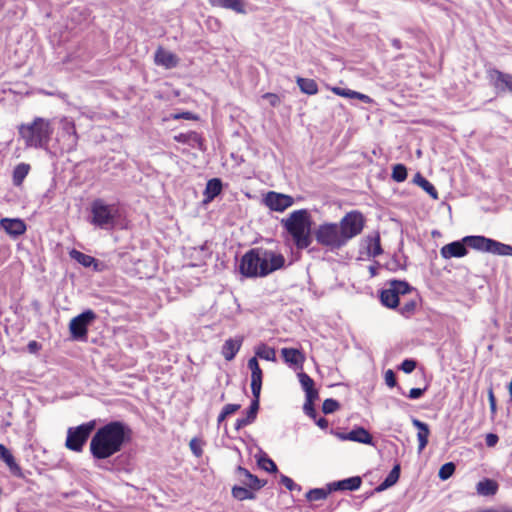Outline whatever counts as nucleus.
Here are the masks:
<instances>
[{"instance_id":"7","label":"nucleus","mask_w":512,"mask_h":512,"mask_svg":"<svg viewBox=\"0 0 512 512\" xmlns=\"http://www.w3.org/2000/svg\"><path fill=\"white\" fill-rule=\"evenodd\" d=\"M364 221L363 215L357 211L349 212L341 219L338 225L346 242L361 233Z\"/></svg>"},{"instance_id":"25","label":"nucleus","mask_w":512,"mask_h":512,"mask_svg":"<svg viewBox=\"0 0 512 512\" xmlns=\"http://www.w3.org/2000/svg\"><path fill=\"white\" fill-rule=\"evenodd\" d=\"M237 472L240 481L250 488L260 489L264 485L256 476L242 467H239Z\"/></svg>"},{"instance_id":"47","label":"nucleus","mask_w":512,"mask_h":512,"mask_svg":"<svg viewBox=\"0 0 512 512\" xmlns=\"http://www.w3.org/2000/svg\"><path fill=\"white\" fill-rule=\"evenodd\" d=\"M339 403L334 399H326L323 402L322 410L325 414H330L339 409Z\"/></svg>"},{"instance_id":"1","label":"nucleus","mask_w":512,"mask_h":512,"mask_svg":"<svg viewBox=\"0 0 512 512\" xmlns=\"http://www.w3.org/2000/svg\"><path fill=\"white\" fill-rule=\"evenodd\" d=\"M131 428L121 421H112L99 428L90 441V452L96 459H106L120 452L131 440Z\"/></svg>"},{"instance_id":"28","label":"nucleus","mask_w":512,"mask_h":512,"mask_svg":"<svg viewBox=\"0 0 512 512\" xmlns=\"http://www.w3.org/2000/svg\"><path fill=\"white\" fill-rule=\"evenodd\" d=\"M221 190H222V183H221L220 179H217V178L210 179L207 182L206 188L204 191L205 202L212 201L217 195L220 194Z\"/></svg>"},{"instance_id":"36","label":"nucleus","mask_w":512,"mask_h":512,"mask_svg":"<svg viewBox=\"0 0 512 512\" xmlns=\"http://www.w3.org/2000/svg\"><path fill=\"white\" fill-rule=\"evenodd\" d=\"M489 253L503 256H512V246L497 242L492 239Z\"/></svg>"},{"instance_id":"5","label":"nucleus","mask_w":512,"mask_h":512,"mask_svg":"<svg viewBox=\"0 0 512 512\" xmlns=\"http://www.w3.org/2000/svg\"><path fill=\"white\" fill-rule=\"evenodd\" d=\"M263 268L261 248L249 250L240 260L239 271L247 278L265 277Z\"/></svg>"},{"instance_id":"42","label":"nucleus","mask_w":512,"mask_h":512,"mask_svg":"<svg viewBox=\"0 0 512 512\" xmlns=\"http://www.w3.org/2000/svg\"><path fill=\"white\" fill-rule=\"evenodd\" d=\"M16 128H49V121L41 117H36L32 122L21 123L17 125Z\"/></svg>"},{"instance_id":"13","label":"nucleus","mask_w":512,"mask_h":512,"mask_svg":"<svg viewBox=\"0 0 512 512\" xmlns=\"http://www.w3.org/2000/svg\"><path fill=\"white\" fill-rule=\"evenodd\" d=\"M27 146L42 147L48 139V130H20Z\"/></svg>"},{"instance_id":"29","label":"nucleus","mask_w":512,"mask_h":512,"mask_svg":"<svg viewBox=\"0 0 512 512\" xmlns=\"http://www.w3.org/2000/svg\"><path fill=\"white\" fill-rule=\"evenodd\" d=\"M69 255L72 259H74L75 261H77L78 263H80L81 265H83L84 267H90V266H94V269L95 270H98V263H97V260L90 256V255H87V254H84L78 250H71L69 252Z\"/></svg>"},{"instance_id":"32","label":"nucleus","mask_w":512,"mask_h":512,"mask_svg":"<svg viewBox=\"0 0 512 512\" xmlns=\"http://www.w3.org/2000/svg\"><path fill=\"white\" fill-rule=\"evenodd\" d=\"M380 299L382 304L388 308H395L399 303V298L390 286L381 292Z\"/></svg>"},{"instance_id":"21","label":"nucleus","mask_w":512,"mask_h":512,"mask_svg":"<svg viewBox=\"0 0 512 512\" xmlns=\"http://www.w3.org/2000/svg\"><path fill=\"white\" fill-rule=\"evenodd\" d=\"M295 82L301 93L312 96L318 93V84L314 79L296 76Z\"/></svg>"},{"instance_id":"53","label":"nucleus","mask_w":512,"mask_h":512,"mask_svg":"<svg viewBox=\"0 0 512 512\" xmlns=\"http://www.w3.org/2000/svg\"><path fill=\"white\" fill-rule=\"evenodd\" d=\"M416 367V362L414 360L406 359L401 364V369L405 373H411Z\"/></svg>"},{"instance_id":"11","label":"nucleus","mask_w":512,"mask_h":512,"mask_svg":"<svg viewBox=\"0 0 512 512\" xmlns=\"http://www.w3.org/2000/svg\"><path fill=\"white\" fill-rule=\"evenodd\" d=\"M263 201L269 209L276 212H283L294 204V199L290 195L274 191L268 192Z\"/></svg>"},{"instance_id":"34","label":"nucleus","mask_w":512,"mask_h":512,"mask_svg":"<svg viewBox=\"0 0 512 512\" xmlns=\"http://www.w3.org/2000/svg\"><path fill=\"white\" fill-rule=\"evenodd\" d=\"M256 357L267 361H276V351L265 344H260L255 349Z\"/></svg>"},{"instance_id":"46","label":"nucleus","mask_w":512,"mask_h":512,"mask_svg":"<svg viewBox=\"0 0 512 512\" xmlns=\"http://www.w3.org/2000/svg\"><path fill=\"white\" fill-rule=\"evenodd\" d=\"M328 495V492L324 489H312L307 493V498L310 501H318L325 499Z\"/></svg>"},{"instance_id":"24","label":"nucleus","mask_w":512,"mask_h":512,"mask_svg":"<svg viewBox=\"0 0 512 512\" xmlns=\"http://www.w3.org/2000/svg\"><path fill=\"white\" fill-rule=\"evenodd\" d=\"M200 116L192 111L174 109L169 112L164 118V121L170 120H188V121H198Z\"/></svg>"},{"instance_id":"27","label":"nucleus","mask_w":512,"mask_h":512,"mask_svg":"<svg viewBox=\"0 0 512 512\" xmlns=\"http://www.w3.org/2000/svg\"><path fill=\"white\" fill-rule=\"evenodd\" d=\"M350 441L373 445L371 434L363 427H356L350 431Z\"/></svg>"},{"instance_id":"58","label":"nucleus","mask_w":512,"mask_h":512,"mask_svg":"<svg viewBox=\"0 0 512 512\" xmlns=\"http://www.w3.org/2000/svg\"><path fill=\"white\" fill-rule=\"evenodd\" d=\"M313 401L314 400H307L306 399V403L304 404V410H305L306 414L311 416V417H315V410L313 408Z\"/></svg>"},{"instance_id":"16","label":"nucleus","mask_w":512,"mask_h":512,"mask_svg":"<svg viewBox=\"0 0 512 512\" xmlns=\"http://www.w3.org/2000/svg\"><path fill=\"white\" fill-rule=\"evenodd\" d=\"M467 253L468 251L463 241L451 242L449 244L444 245L440 250V254L444 259H450L453 257L461 258L466 256Z\"/></svg>"},{"instance_id":"59","label":"nucleus","mask_w":512,"mask_h":512,"mask_svg":"<svg viewBox=\"0 0 512 512\" xmlns=\"http://www.w3.org/2000/svg\"><path fill=\"white\" fill-rule=\"evenodd\" d=\"M486 445L488 447H493L497 444L498 442V436L496 434H493V433H489L486 435Z\"/></svg>"},{"instance_id":"38","label":"nucleus","mask_w":512,"mask_h":512,"mask_svg":"<svg viewBox=\"0 0 512 512\" xmlns=\"http://www.w3.org/2000/svg\"><path fill=\"white\" fill-rule=\"evenodd\" d=\"M415 182L421 186L433 199L438 198V193L435 189V187L424 177H422L420 174H417L415 176Z\"/></svg>"},{"instance_id":"37","label":"nucleus","mask_w":512,"mask_h":512,"mask_svg":"<svg viewBox=\"0 0 512 512\" xmlns=\"http://www.w3.org/2000/svg\"><path fill=\"white\" fill-rule=\"evenodd\" d=\"M29 169L28 164L21 163L17 165L13 172V183L17 186L20 185L27 176Z\"/></svg>"},{"instance_id":"63","label":"nucleus","mask_w":512,"mask_h":512,"mask_svg":"<svg viewBox=\"0 0 512 512\" xmlns=\"http://www.w3.org/2000/svg\"><path fill=\"white\" fill-rule=\"evenodd\" d=\"M29 352L36 353L40 348V344L37 341H30L27 345Z\"/></svg>"},{"instance_id":"6","label":"nucleus","mask_w":512,"mask_h":512,"mask_svg":"<svg viewBox=\"0 0 512 512\" xmlns=\"http://www.w3.org/2000/svg\"><path fill=\"white\" fill-rule=\"evenodd\" d=\"M95 428V421H89L67 431L65 446L72 451L81 452L84 444Z\"/></svg>"},{"instance_id":"2","label":"nucleus","mask_w":512,"mask_h":512,"mask_svg":"<svg viewBox=\"0 0 512 512\" xmlns=\"http://www.w3.org/2000/svg\"><path fill=\"white\" fill-rule=\"evenodd\" d=\"M281 224L291 235L298 249H305L311 244L312 219L308 210L293 211L287 218L282 219Z\"/></svg>"},{"instance_id":"64","label":"nucleus","mask_w":512,"mask_h":512,"mask_svg":"<svg viewBox=\"0 0 512 512\" xmlns=\"http://www.w3.org/2000/svg\"><path fill=\"white\" fill-rule=\"evenodd\" d=\"M488 397L491 411L494 413L496 411V400L492 389L489 390Z\"/></svg>"},{"instance_id":"60","label":"nucleus","mask_w":512,"mask_h":512,"mask_svg":"<svg viewBox=\"0 0 512 512\" xmlns=\"http://www.w3.org/2000/svg\"><path fill=\"white\" fill-rule=\"evenodd\" d=\"M331 434L336 436L339 440L350 441V437H351L350 432L344 433V432H338V431L331 430Z\"/></svg>"},{"instance_id":"54","label":"nucleus","mask_w":512,"mask_h":512,"mask_svg":"<svg viewBox=\"0 0 512 512\" xmlns=\"http://www.w3.org/2000/svg\"><path fill=\"white\" fill-rule=\"evenodd\" d=\"M385 382L389 387H394L396 385L395 374L392 370H387L385 372Z\"/></svg>"},{"instance_id":"4","label":"nucleus","mask_w":512,"mask_h":512,"mask_svg":"<svg viewBox=\"0 0 512 512\" xmlns=\"http://www.w3.org/2000/svg\"><path fill=\"white\" fill-rule=\"evenodd\" d=\"M91 223L102 229H109L114 226L118 216V209L115 205L105 204L103 200H95L91 205Z\"/></svg>"},{"instance_id":"44","label":"nucleus","mask_w":512,"mask_h":512,"mask_svg":"<svg viewBox=\"0 0 512 512\" xmlns=\"http://www.w3.org/2000/svg\"><path fill=\"white\" fill-rule=\"evenodd\" d=\"M176 141L187 143L191 146H194V143L198 142V135L194 132L190 133H180L174 137Z\"/></svg>"},{"instance_id":"33","label":"nucleus","mask_w":512,"mask_h":512,"mask_svg":"<svg viewBox=\"0 0 512 512\" xmlns=\"http://www.w3.org/2000/svg\"><path fill=\"white\" fill-rule=\"evenodd\" d=\"M366 249L367 254L372 257L379 256L382 253L379 235L367 237Z\"/></svg>"},{"instance_id":"50","label":"nucleus","mask_w":512,"mask_h":512,"mask_svg":"<svg viewBox=\"0 0 512 512\" xmlns=\"http://www.w3.org/2000/svg\"><path fill=\"white\" fill-rule=\"evenodd\" d=\"M259 465L262 469H264L268 472H276L277 471L276 464L269 458H261L259 460Z\"/></svg>"},{"instance_id":"15","label":"nucleus","mask_w":512,"mask_h":512,"mask_svg":"<svg viewBox=\"0 0 512 512\" xmlns=\"http://www.w3.org/2000/svg\"><path fill=\"white\" fill-rule=\"evenodd\" d=\"M213 7L231 10L237 14H247V2L245 0H208Z\"/></svg>"},{"instance_id":"39","label":"nucleus","mask_w":512,"mask_h":512,"mask_svg":"<svg viewBox=\"0 0 512 512\" xmlns=\"http://www.w3.org/2000/svg\"><path fill=\"white\" fill-rule=\"evenodd\" d=\"M330 89L335 95L349 99L354 104V97L357 95V91L340 86H333Z\"/></svg>"},{"instance_id":"43","label":"nucleus","mask_w":512,"mask_h":512,"mask_svg":"<svg viewBox=\"0 0 512 512\" xmlns=\"http://www.w3.org/2000/svg\"><path fill=\"white\" fill-rule=\"evenodd\" d=\"M392 178L397 182H403L407 178V169L402 164L393 167Z\"/></svg>"},{"instance_id":"9","label":"nucleus","mask_w":512,"mask_h":512,"mask_svg":"<svg viewBox=\"0 0 512 512\" xmlns=\"http://www.w3.org/2000/svg\"><path fill=\"white\" fill-rule=\"evenodd\" d=\"M489 80L498 96H512V74L497 68L489 70Z\"/></svg>"},{"instance_id":"19","label":"nucleus","mask_w":512,"mask_h":512,"mask_svg":"<svg viewBox=\"0 0 512 512\" xmlns=\"http://www.w3.org/2000/svg\"><path fill=\"white\" fill-rule=\"evenodd\" d=\"M0 458L6 463L13 475L23 477L22 469L16 463L11 452L2 444H0Z\"/></svg>"},{"instance_id":"61","label":"nucleus","mask_w":512,"mask_h":512,"mask_svg":"<svg viewBox=\"0 0 512 512\" xmlns=\"http://www.w3.org/2000/svg\"><path fill=\"white\" fill-rule=\"evenodd\" d=\"M414 309H415V303L409 302V303H406L405 305H403L401 307L400 311L402 314H409V313L413 312Z\"/></svg>"},{"instance_id":"57","label":"nucleus","mask_w":512,"mask_h":512,"mask_svg":"<svg viewBox=\"0 0 512 512\" xmlns=\"http://www.w3.org/2000/svg\"><path fill=\"white\" fill-rule=\"evenodd\" d=\"M425 389H421V388H412L410 391H409V394H408V397L410 399H418L420 398L423 393H424Z\"/></svg>"},{"instance_id":"31","label":"nucleus","mask_w":512,"mask_h":512,"mask_svg":"<svg viewBox=\"0 0 512 512\" xmlns=\"http://www.w3.org/2000/svg\"><path fill=\"white\" fill-rule=\"evenodd\" d=\"M400 476V465H395L385 480L376 488L377 491H384L397 483Z\"/></svg>"},{"instance_id":"23","label":"nucleus","mask_w":512,"mask_h":512,"mask_svg":"<svg viewBox=\"0 0 512 512\" xmlns=\"http://www.w3.org/2000/svg\"><path fill=\"white\" fill-rule=\"evenodd\" d=\"M299 382L306 393L307 400H315L318 398V392L314 389L313 379L304 372L298 374Z\"/></svg>"},{"instance_id":"10","label":"nucleus","mask_w":512,"mask_h":512,"mask_svg":"<svg viewBox=\"0 0 512 512\" xmlns=\"http://www.w3.org/2000/svg\"><path fill=\"white\" fill-rule=\"evenodd\" d=\"M261 256L265 276L285 266V257L277 251L261 248Z\"/></svg>"},{"instance_id":"30","label":"nucleus","mask_w":512,"mask_h":512,"mask_svg":"<svg viewBox=\"0 0 512 512\" xmlns=\"http://www.w3.org/2000/svg\"><path fill=\"white\" fill-rule=\"evenodd\" d=\"M477 493L483 496L495 495L498 490V484L491 479H484L478 482L476 486Z\"/></svg>"},{"instance_id":"20","label":"nucleus","mask_w":512,"mask_h":512,"mask_svg":"<svg viewBox=\"0 0 512 512\" xmlns=\"http://www.w3.org/2000/svg\"><path fill=\"white\" fill-rule=\"evenodd\" d=\"M463 242L475 250L489 252L492 239L484 236H466L463 238Z\"/></svg>"},{"instance_id":"56","label":"nucleus","mask_w":512,"mask_h":512,"mask_svg":"<svg viewBox=\"0 0 512 512\" xmlns=\"http://www.w3.org/2000/svg\"><path fill=\"white\" fill-rule=\"evenodd\" d=\"M356 101H360L362 103H371L373 100L370 96L357 91V95L354 97V103Z\"/></svg>"},{"instance_id":"17","label":"nucleus","mask_w":512,"mask_h":512,"mask_svg":"<svg viewBox=\"0 0 512 512\" xmlns=\"http://www.w3.org/2000/svg\"><path fill=\"white\" fill-rule=\"evenodd\" d=\"M281 355L285 363L295 368H302L306 359L304 353L295 348H282Z\"/></svg>"},{"instance_id":"49","label":"nucleus","mask_w":512,"mask_h":512,"mask_svg":"<svg viewBox=\"0 0 512 512\" xmlns=\"http://www.w3.org/2000/svg\"><path fill=\"white\" fill-rule=\"evenodd\" d=\"M262 99L266 100L271 107H277L281 103V98L278 94L266 92L262 95Z\"/></svg>"},{"instance_id":"51","label":"nucleus","mask_w":512,"mask_h":512,"mask_svg":"<svg viewBox=\"0 0 512 512\" xmlns=\"http://www.w3.org/2000/svg\"><path fill=\"white\" fill-rule=\"evenodd\" d=\"M189 446L195 456L200 457L202 455L203 450H202V444H201L200 440L193 438L190 441Z\"/></svg>"},{"instance_id":"8","label":"nucleus","mask_w":512,"mask_h":512,"mask_svg":"<svg viewBox=\"0 0 512 512\" xmlns=\"http://www.w3.org/2000/svg\"><path fill=\"white\" fill-rule=\"evenodd\" d=\"M96 319L92 310H86L71 319L69 330L73 339L85 340L87 338L88 326Z\"/></svg>"},{"instance_id":"45","label":"nucleus","mask_w":512,"mask_h":512,"mask_svg":"<svg viewBox=\"0 0 512 512\" xmlns=\"http://www.w3.org/2000/svg\"><path fill=\"white\" fill-rule=\"evenodd\" d=\"M455 471V465L452 462L445 463L439 469L438 476L441 480H447Z\"/></svg>"},{"instance_id":"12","label":"nucleus","mask_w":512,"mask_h":512,"mask_svg":"<svg viewBox=\"0 0 512 512\" xmlns=\"http://www.w3.org/2000/svg\"><path fill=\"white\" fill-rule=\"evenodd\" d=\"M154 62L165 69H173L178 66L179 58L175 53L159 46L154 54Z\"/></svg>"},{"instance_id":"41","label":"nucleus","mask_w":512,"mask_h":512,"mask_svg":"<svg viewBox=\"0 0 512 512\" xmlns=\"http://www.w3.org/2000/svg\"><path fill=\"white\" fill-rule=\"evenodd\" d=\"M389 286L394 290L396 296L404 295L410 292L411 287L405 281H392Z\"/></svg>"},{"instance_id":"35","label":"nucleus","mask_w":512,"mask_h":512,"mask_svg":"<svg viewBox=\"0 0 512 512\" xmlns=\"http://www.w3.org/2000/svg\"><path fill=\"white\" fill-rule=\"evenodd\" d=\"M262 388V370H256L251 372V390L253 397L260 398Z\"/></svg>"},{"instance_id":"26","label":"nucleus","mask_w":512,"mask_h":512,"mask_svg":"<svg viewBox=\"0 0 512 512\" xmlns=\"http://www.w3.org/2000/svg\"><path fill=\"white\" fill-rule=\"evenodd\" d=\"M362 481L360 477H351L344 479L342 481L334 482L330 485V489L333 490H357Z\"/></svg>"},{"instance_id":"40","label":"nucleus","mask_w":512,"mask_h":512,"mask_svg":"<svg viewBox=\"0 0 512 512\" xmlns=\"http://www.w3.org/2000/svg\"><path fill=\"white\" fill-rule=\"evenodd\" d=\"M232 495L237 500L243 501L246 499H254L255 495L253 492H251L248 488L241 487V486H234L232 488Z\"/></svg>"},{"instance_id":"48","label":"nucleus","mask_w":512,"mask_h":512,"mask_svg":"<svg viewBox=\"0 0 512 512\" xmlns=\"http://www.w3.org/2000/svg\"><path fill=\"white\" fill-rule=\"evenodd\" d=\"M258 409H259V398L254 397V400L252 401L250 408L247 412V415L245 417L247 419V421L252 423L255 420Z\"/></svg>"},{"instance_id":"52","label":"nucleus","mask_w":512,"mask_h":512,"mask_svg":"<svg viewBox=\"0 0 512 512\" xmlns=\"http://www.w3.org/2000/svg\"><path fill=\"white\" fill-rule=\"evenodd\" d=\"M281 483H282V484H283L287 489H289L290 491H293L294 489H300V488L298 487V485H297V484H295V483H294V481H293L291 478H289V477H287V476H285V475H282V476H281Z\"/></svg>"},{"instance_id":"14","label":"nucleus","mask_w":512,"mask_h":512,"mask_svg":"<svg viewBox=\"0 0 512 512\" xmlns=\"http://www.w3.org/2000/svg\"><path fill=\"white\" fill-rule=\"evenodd\" d=\"M0 227L12 237L23 235L27 230L26 224L19 218H2Z\"/></svg>"},{"instance_id":"22","label":"nucleus","mask_w":512,"mask_h":512,"mask_svg":"<svg viewBox=\"0 0 512 512\" xmlns=\"http://www.w3.org/2000/svg\"><path fill=\"white\" fill-rule=\"evenodd\" d=\"M412 424L418 429L417 438L419 442L418 451L421 453L426 445L428 444V438L430 435L429 427L426 423L418 420L413 419Z\"/></svg>"},{"instance_id":"18","label":"nucleus","mask_w":512,"mask_h":512,"mask_svg":"<svg viewBox=\"0 0 512 512\" xmlns=\"http://www.w3.org/2000/svg\"><path fill=\"white\" fill-rule=\"evenodd\" d=\"M242 342V337L229 338L225 341L221 349V353L225 360L231 361L234 359V357L236 356V354L238 353L242 346Z\"/></svg>"},{"instance_id":"3","label":"nucleus","mask_w":512,"mask_h":512,"mask_svg":"<svg viewBox=\"0 0 512 512\" xmlns=\"http://www.w3.org/2000/svg\"><path fill=\"white\" fill-rule=\"evenodd\" d=\"M315 237L319 244L331 250L339 249L347 243L336 223L321 224L315 231Z\"/></svg>"},{"instance_id":"62","label":"nucleus","mask_w":512,"mask_h":512,"mask_svg":"<svg viewBox=\"0 0 512 512\" xmlns=\"http://www.w3.org/2000/svg\"><path fill=\"white\" fill-rule=\"evenodd\" d=\"M248 368L251 370V372L261 369L256 357L249 359Z\"/></svg>"},{"instance_id":"55","label":"nucleus","mask_w":512,"mask_h":512,"mask_svg":"<svg viewBox=\"0 0 512 512\" xmlns=\"http://www.w3.org/2000/svg\"><path fill=\"white\" fill-rule=\"evenodd\" d=\"M240 408V405L238 404H227L223 407L222 412L227 417L233 413H235Z\"/></svg>"}]
</instances>
